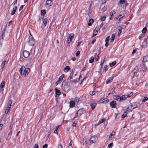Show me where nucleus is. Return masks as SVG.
I'll return each mask as SVG.
<instances>
[{"label":"nucleus","instance_id":"obj_36","mask_svg":"<svg viewBox=\"0 0 148 148\" xmlns=\"http://www.w3.org/2000/svg\"><path fill=\"white\" fill-rule=\"evenodd\" d=\"M142 70H143V72H145L146 71V70H147V69H146V67L145 66L144 64L143 65V66H142Z\"/></svg>","mask_w":148,"mask_h":148},{"label":"nucleus","instance_id":"obj_32","mask_svg":"<svg viewBox=\"0 0 148 148\" xmlns=\"http://www.w3.org/2000/svg\"><path fill=\"white\" fill-rule=\"evenodd\" d=\"M99 57V56L97 53H96L94 55V58L95 60H96L97 61Z\"/></svg>","mask_w":148,"mask_h":148},{"label":"nucleus","instance_id":"obj_58","mask_svg":"<svg viewBox=\"0 0 148 148\" xmlns=\"http://www.w3.org/2000/svg\"><path fill=\"white\" fill-rule=\"evenodd\" d=\"M80 53V52L79 51H77L76 53V56H78L79 55V54Z\"/></svg>","mask_w":148,"mask_h":148},{"label":"nucleus","instance_id":"obj_8","mask_svg":"<svg viewBox=\"0 0 148 148\" xmlns=\"http://www.w3.org/2000/svg\"><path fill=\"white\" fill-rule=\"evenodd\" d=\"M46 4L48 7H49L52 5L53 2L51 0H47Z\"/></svg>","mask_w":148,"mask_h":148},{"label":"nucleus","instance_id":"obj_24","mask_svg":"<svg viewBox=\"0 0 148 148\" xmlns=\"http://www.w3.org/2000/svg\"><path fill=\"white\" fill-rule=\"evenodd\" d=\"M143 62H146L148 61V56H144L143 58Z\"/></svg>","mask_w":148,"mask_h":148},{"label":"nucleus","instance_id":"obj_5","mask_svg":"<svg viewBox=\"0 0 148 148\" xmlns=\"http://www.w3.org/2000/svg\"><path fill=\"white\" fill-rule=\"evenodd\" d=\"M133 94L132 93H131L130 95H123L121 97V101H123L126 99L128 97H130V96L132 95Z\"/></svg>","mask_w":148,"mask_h":148},{"label":"nucleus","instance_id":"obj_22","mask_svg":"<svg viewBox=\"0 0 148 148\" xmlns=\"http://www.w3.org/2000/svg\"><path fill=\"white\" fill-rule=\"evenodd\" d=\"M75 103L73 101H71L70 102V106L71 108L73 107L75 105Z\"/></svg>","mask_w":148,"mask_h":148},{"label":"nucleus","instance_id":"obj_49","mask_svg":"<svg viewBox=\"0 0 148 148\" xmlns=\"http://www.w3.org/2000/svg\"><path fill=\"white\" fill-rule=\"evenodd\" d=\"M110 38V36H108L106 37V40H105L106 42H109Z\"/></svg>","mask_w":148,"mask_h":148},{"label":"nucleus","instance_id":"obj_51","mask_svg":"<svg viewBox=\"0 0 148 148\" xmlns=\"http://www.w3.org/2000/svg\"><path fill=\"white\" fill-rule=\"evenodd\" d=\"M148 99V98L147 97H145L144 99L142 100V102H145Z\"/></svg>","mask_w":148,"mask_h":148},{"label":"nucleus","instance_id":"obj_31","mask_svg":"<svg viewBox=\"0 0 148 148\" xmlns=\"http://www.w3.org/2000/svg\"><path fill=\"white\" fill-rule=\"evenodd\" d=\"M96 105L97 104L96 103H93L92 104L91 108L92 110H93L94 109Z\"/></svg>","mask_w":148,"mask_h":148},{"label":"nucleus","instance_id":"obj_2","mask_svg":"<svg viewBox=\"0 0 148 148\" xmlns=\"http://www.w3.org/2000/svg\"><path fill=\"white\" fill-rule=\"evenodd\" d=\"M27 42L29 45L31 46H34L35 44V41L32 35L29 36Z\"/></svg>","mask_w":148,"mask_h":148},{"label":"nucleus","instance_id":"obj_10","mask_svg":"<svg viewBox=\"0 0 148 148\" xmlns=\"http://www.w3.org/2000/svg\"><path fill=\"white\" fill-rule=\"evenodd\" d=\"M147 40L146 38H145L144 40V42L142 43V47L145 48L147 46Z\"/></svg>","mask_w":148,"mask_h":148},{"label":"nucleus","instance_id":"obj_48","mask_svg":"<svg viewBox=\"0 0 148 148\" xmlns=\"http://www.w3.org/2000/svg\"><path fill=\"white\" fill-rule=\"evenodd\" d=\"M108 65H106L104 67V70L105 71H106L108 69Z\"/></svg>","mask_w":148,"mask_h":148},{"label":"nucleus","instance_id":"obj_25","mask_svg":"<svg viewBox=\"0 0 148 148\" xmlns=\"http://www.w3.org/2000/svg\"><path fill=\"white\" fill-rule=\"evenodd\" d=\"M122 27L120 26L119 27V29L118 30V33L119 35L122 32Z\"/></svg>","mask_w":148,"mask_h":148},{"label":"nucleus","instance_id":"obj_39","mask_svg":"<svg viewBox=\"0 0 148 148\" xmlns=\"http://www.w3.org/2000/svg\"><path fill=\"white\" fill-rule=\"evenodd\" d=\"M116 64L115 61L113 62L112 63L110 64V67H112L114 66Z\"/></svg>","mask_w":148,"mask_h":148},{"label":"nucleus","instance_id":"obj_30","mask_svg":"<svg viewBox=\"0 0 148 148\" xmlns=\"http://www.w3.org/2000/svg\"><path fill=\"white\" fill-rule=\"evenodd\" d=\"M68 83L67 81H63L62 83V86H64V88L65 86H66L67 84Z\"/></svg>","mask_w":148,"mask_h":148},{"label":"nucleus","instance_id":"obj_52","mask_svg":"<svg viewBox=\"0 0 148 148\" xmlns=\"http://www.w3.org/2000/svg\"><path fill=\"white\" fill-rule=\"evenodd\" d=\"M113 145V143H112L108 145V147L109 148H111Z\"/></svg>","mask_w":148,"mask_h":148},{"label":"nucleus","instance_id":"obj_20","mask_svg":"<svg viewBox=\"0 0 148 148\" xmlns=\"http://www.w3.org/2000/svg\"><path fill=\"white\" fill-rule=\"evenodd\" d=\"M134 109L132 105H130L128 107L127 111H132Z\"/></svg>","mask_w":148,"mask_h":148},{"label":"nucleus","instance_id":"obj_38","mask_svg":"<svg viewBox=\"0 0 148 148\" xmlns=\"http://www.w3.org/2000/svg\"><path fill=\"white\" fill-rule=\"evenodd\" d=\"M127 114V113L126 112H125L121 116V117L122 118H124L126 117Z\"/></svg>","mask_w":148,"mask_h":148},{"label":"nucleus","instance_id":"obj_44","mask_svg":"<svg viewBox=\"0 0 148 148\" xmlns=\"http://www.w3.org/2000/svg\"><path fill=\"white\" fill-rule=\"evenodd\" d=\"M106 18L105 16H102L101 17L100 19L102 21H105Z\"/></svg>","mask_w":148,"mask_h":148},{"label":"nucleus","instance_id":"obj_35","mask_svg":"<svg viewBox=\"0 0 148 148\" xmlns=\"http://www.w3.org/2000/svg\"><path fill=\"white\" fill-rule=\"evenodd\" d=\"M94 57L92 56L91 57L89 60V62L90 63H92L94 61Z\"/></svg>","mask_w":148,"mask_h":148},{"label":"nucleus","instance_id":"obj_3","mask_svg":"<svg viewBox=\"0 0 148 148\" xmlns=\"http://www.w3.org/2000/svg\"><path fill=\"white\" fill-rule=\"evenodd\" d=\"M74 37V34L73 33H71L69 35V37L67 38V42L68 44L71 41Z\"/></svg>","mask_w":148,"mask_h":148},{"label":"nucleus","instance_id":"obj_18","mask_svg":"<svg viewBox=\"0 0 148 148\" xmlns=\"http://www.w3.org/2000/svg\"><path fill=\"white\" fill-rule=\"evenodd\" d=\"M113 79V77H109L108 79L107 80L106 83L107 84H109L111 83Z\"/></svg>","mask_w":148,"mask_h":148},{"label":"nucleus","instance_id":"obj_29","mask_svg":"<svg viewBox=\"0 0 148 148\" xmlns=\"http://www.w3.org/2000/svg\"><path fill=\"white\" fill-rule=\"evenodd\" d=\"M94 22V21L93 19H90L88 23V26H90L92 25V23Z\"/></svg>","mask_w":148,"mask_h":148},{"label":"nucleus","instance_id":"obj_9","mask_svg":"<svg viewBox=\"0 0 148 148\" xmlns=\"http://www.w3.org/2000/svg\"><path fill=\"white\" fill-rule=\"evenodd\" d=\"M106 119L104 118H103L102 119H100V121H99V122L95 125V127H96V126H97L99 124L103 123L104 121H106Z\"/></svg>","mask_w":148,"mask_h":148},{"label":"nucleus","instance_id":"obj_6","mask_svg":"<svg viewBox=\"0 0 148 148\" xmlns=\"http://www.w3.org/2000/svg\"><path fill=\"white\" fill-rule=\"evenodd\" d=\"M97 139V137L95 136H92L90 139V143H93L95 142Z\"/></svg>","mask_w":148,"mask_h":148},{"label":"nucleus","instance_id":"obj_7","mask_svg":"<svg viewBox=\"0 0 148 148\" xmlns=\"http://www.w3.org/2000/svg\"><path fill=\"white\" fill-rule=\"evenodd\" d=\"M29 55V52L27 51H24L23 52V56L25 58L28 57Z\"/></svg>","mask_w":148,"mask_h":148},{"label":"nucleus","instance_id":"obj_4","mask_svg":"<svg viewBox=\"0 0 148 148\" xmlns=\"http://www.w3.org/2000/svg\"><path fill=\"white\" fill-rule=\"evenodd\" d=\"M138 67L137 66H136L132 71V72L133 73V74L132 75V78L134 77V76L138 72Z\"/></svg>","mask_w":148,"mask_h":148},{"label":"nucleus","instance_id":"obj_46","mask_svg":"<svg viewBox=\"0 0 148 148\" xmlns=\"http://www.w3.org/2000/svg\"><path fill=\"white\" fill-rule=\"evenodd\" d=\"M115 89L114 88H112L111 90L110 94H113L115 92Z\"/></svg>","mask_w":148,"mask_h":148},{"label":"nucleus","instance_id":"obj_61","mask_svg":"<svg viewBox=\"0 0 148 148\" xmlns=\"http://www.w3.org/2000/svg\"><path fill=\"white\" fill-rule=\"evenodd\" d=\"M48 145L47 144H45L43 145V148H47Z\"/></svg>","mask_w":148,"mask_h":148},{"label":"nucleus","instance_id":"obj_42","mask_svg":"<svg viewBox=\"0 0 148 148\" xmlns=\"http://www.w3.org/2000/svg\"><path fill=\"white\" fill-rule=\"evenodd\" d=\"M115 38V34H112V36L110 38L111 40H114Z\"/></svg>","mask_w":148,"mask_h":148},{"label":"nucleus","instance_id":"obj_37","mask_svg":"<svg viewBox=\"0 0 148 148\" xmlns=\"http://www.w3.org/2000/svg\"><path fill=\"white\" fill-rule=\"evenodd\" d=\"M5 86V82L4 81H3L1 83L0 88H3Z\"/></svg>","mask_w":148,"mask_h":148},{"label":"nucleus","instance_id":"obj_27","mask_svg":"<svg viewBox=\"0 0 148 148\" xmlns=\"http://www.w3.org/2000/svg\"><path fill=\"white\" fill-rule=\"evenodd\" d=\"M70 69L69 67L68 66H66L64 69V72H67Z\"/></svg>","mask_w":148,"mask_h":148},{"label":"nucleus","instance_id":"obj_14","mask_svg":"<svg viewBox=\"0 0 148 148\" xmlns=\"http://www.w3.org/2000/svg\"><path fill=\"white\" fill-rule=\"evenodd\" d=\"M56 90V95H55L56 97L59 96L61 94V92H60V91L56 88L55 89Z\"/></svg>","mask_w":148,"mask_h":148},{"label":"nucleus","instance_id":"obj_63","mask_svg":"<svg viewBox=\"0 0 148 148\" xmlns=\"http://www.w3.org/2000/svg\"><path fill=\"white\" fill-rule=\"evenodd\" d=\"M23 7H24L23 5H21V7L20 8V9H19V11H20L21 10H22V9H23Z\"/></svg>","mask_w":148,"mask_h":148},{"label":"nucleus","instance_id":"obj_54","mask_svg":"<svg viewBox=\"0 0 148 148\" xmlns=\"http://www.w3.org/2000/svg\"><path fill=\"white\" fill-rule=\"evenodd\" d=\"M107 8L106 7L104 6V7L102 8V11L104 12L106 10Z\"/></svg>","mask_w":148,"mask_h":148},{"label":"nucleus","instance_id":"obj_21","mask_svg":"<svg viewBox=\"0 0 148 148\" xmlns=\"http://www.w3.org/2000/svg\"><path fill=\"white\" fill-rule=\"evenodd\" d=\"M88 140V139L86 137H84L83 140V145H86L87 144V141Z\"/></svg>","mask_w":148,"mask_h":148},{"label":"nucleus","instance_id":"obj_28","mask_svg":"<svg viewBox=\"0 0 148 148\" xmlns=\"http://www.w3.org/2000/svg\"><path fill=\"white\" fill-rule=\"evenodd\" d=\"M123 16H122L121 15H119L118 17H116L115 18V19H118V20L117 21V23H119V21L121 18H122Z\"/></svg>","mask_w":148,"mask_h":148},{"label":"nucleus","instance_id":"obj_59","mask_svg":"<svg viewBox=\"0 0 148 148\" xmlns=\"http://www.w3.org/2000/svg\"><path fill=\"white\" fill-rule=\"evenodd\" d=\"M106 1L107 0H101V1L102 3L103 4L106 2Z\"/></svg>","mask_w":148,"mask_h":148},{"label":"nucleus","instance_id":"obj_13","mask_svg":"<svg viewBox=\"0 0 148 148\" xmlns=\"http://www.w3.org/2000/svg\"><path fill=\"white\" fill-rule=\"evenodd\" d=\"M116 103L115 101H112L110 103V105L111 107L115 108L116 106Z\"/></svg>","mask_w":148,"mask_h":148},{"label":"nucleus","instance_id":"obj_47","mask_svg":"<svg viewBox=\"0 0 148 148\" xmlns=\"http://www.w3.org/2000/svg\"><path fill=\"white\" fill-rule=\"evenodd\" d=\"M74 73L71 72V73L70 75L69 76V78L70 79H72L73 78V75Z\"/></svg>","mask_w":148,"mask_h":148},{"label":"nucleus","instance_id":"obj_56","mask_svg":"<svg viewBox=\"0 0 148 148\" xmlns=\"http://www.w3.org/2000/svg\"><path fill=\"white\" fill-rule=\"evenodd\" d=\"M95 91H93L91 92H90V94L91 95H95Z\"/></svg>","mask_w":148,"mask_h":148},{"label":"nucleus","instance_id":"obj_41","mask_svg":"<svg viewBox=\"0 0 148 148\" xmlns=\"http://www.w3.org/2000/svg\"><path fill=\"white\" fill-rule=\"evenodd\" d=\"M115 133L114 132H112L110 134V136L109 137L110 139L112 138L111 137L112 136H113L115 135Z\"/></svg>","mask_w":148,"mask_h":148},{"label":"nucleus","instance_id":"obj_16","mask_svg":"<svg viewBox=\"0 0 148 148\" xmlns=\"http://www.w3.org/2000/svg\"><path fill=\"white\" fill-rule=\"evenodd\" d=\"M113 98L119 101H121V97L119 96L114 95L113 96Z\"/></svg>","mask_w":148,"mask_h":148},{"label":"nucleus","instance_id":"obj_17","mask_svg":"<svg viewBox=\"0 0 148 148\" xmlns=\"http://www.w3.org/2000/svg\"><path fill=\"white\" fill-rule=\"evenodd\" d=\"M17 9V7L16 6L13 9V10L11 11V15H12L14 14L15 13L16 10Z\"/></svg>","mask_w":148,"mask_h":148},{"label":"nucleus","instance_id":"obj_57","mask_svg":"<svg viewBox=\"0 0 148 148\" xmlns=\"http://www.w3.org/2000/svg\"><path fill=\"white\" fill-rule=\"evenodd\" d=\"M34 148H39L38 145V144H35Z\"/></svg>","mask_w":148,"mask_h":148},{"label":"nucleus","instance_id":"obj_11","mask_svg":"<svg viewBox=\"0 0 148 148\" xmlns=\"http://www.w3.org/2000/svg\"><path fill=\"white\" fill-rule=\"evenodd\" d=\"M99 30L100 28H99V27H96L94 31L93 37L95 36L97 34L98 31H99Z\"/></svg>","mask_w":148,"mask_h":148},{"label":"nucleus","instance_id":"obj_12","mask_svg":"<svg viewBox=\"0 0 148 148\" xmlns=\"http://www.w3.org/2000/svg\"><path fill=\"white\" fill-rule=\"evenodd\" d=\"M12 103V100H9L8 102V106L6 109V110L7 111H9L10 109L11 106V104Z\"/></svg>","mask_w":148,"mask_h":148},{"label":"nucleus","instance_id":"obj_45","mask_svg":"<svg viewBox=\"0 0 148 148\" xmlns=\"http://www.w3.org/2000/svg\"><path fill=\"white\" fill-rule=\"evenodd\" d=\"M79 100V98L77 97H76L74 99V101L75 102H78Z\"/></svg>","mask_w":148,"mask_h":148},{"label":"nucleus","instance_id":"obj_19","mask_svg":"<svg viewBox=\"0 0 148 148\" xmlns=\"http://www.w3.org/2000/svg\"><path fill=\"white\" fill-rule=\"evenodd\" d=\"M148 26L147 23H146V26L142 30V33L143 34H145L147 30V27Z\"/></svg>","mask_w":148,"mask_h":148},{"label":"nucleus","instance_id":"obj_26","mask_svg":"<svg viewBox=\"0 0 148 148\" xmlns=\"http://www.w3.org/2000/svg\"><path fill=\"white\" fill-rule=\"evenodd\" d=\"M62 80V77H60L58 80L55 83V84L56 85H57L59 83H60Z\"/></svg>","mask_w":148,"mask_h":148},{"label":"nucleus","instance_id":"obj_33","mask_svg":"<svg viewBox=\"0 0 148 148\" xmlns=\"http://www.w3.org/2000/svg\"><path fill=\"white\" fill-rule=\"evenodd\" d=\"M41 16H44L46 14V12L45 10H41Z\"/></svg>","mask_w":148,"mask_h":148},{"label":"nucleus","instance_id":"obj_55","mask_svg":"<svg viewBox=\"0 0 148 148\" xmlns=\"http://www.w3.org/2000/svg\"><path fill=\"white\" fill-rule=\"evenodd\" d=\"M71 79L69 77L67 79V82L68 83H70V82H71Z\"/></svg>","mask_w":148,"mask_h":148},{"label":"nucleus","instance_id":"obj_64","mask_svg":"<svg viewBox=\"0 0 148 148\" xmlns=\"http://www.w3.org/2000/svg\"><path fill=\"white\" fill-rule=\"evenodd\" d=\"M12 130H10V132L8 134V135H9L10 136H11V135L12 134Z\"/></svg>","mask_w":148,"mask_h":148},{"label":"nucleus","instance_id":"obj_23","mask_svg":"<svg viewBox=\"0 0 148 148\" xmlns=\"http://www.w3.org/2000/svg\"><path fill=\"white\" fill-rule=\"evenodd\" d=\"M132 105L134 108H136L139 107L140 106V104L139 103H133Z\"/></svg>","mask_w":148,"mask_h":148},{"label":"nucleus","instance_id":"obj_53","mask_svg":"<svg viewBox=\"0 0 148 148\" xmlns=\"http://www.w3.org/2000/svg\"><path fill=\"white\" fill-rule=\"evenodd\" d=\"M144 35L143 34H141L139 36V38L140 40H141L142 39V38H143L144 36Z\"/></svg>","mask_w":148,"mask_h":148},{"label":"nucleus","instance_id":"obj_62","mask_svg":"<svg viewBox=\"0 0 148 148\" xmlns=\"http://www.w3.org/2000/svg\"><path fill=\"white\" fill-rule=\"evenodd\" d=\"M5 32H2V39H3V37L5 36Z\"/></svg>","mask_w":148,"mask_h":148},{"label":"nucleus","instance_id":"obj_43","mask_svg":"<svg viewBox=\"0 0 148 148\" xmlns=\"http://www.w3.org/2000/svg\"><path fill=\"white\" fill-rule=\"evenodd\" d=\"M79 78H77L75 80H73V83L75 84L76 82H79Z\"/></svg>","mask_w":148,"mask_h":148},{"label":"nucleus","instance_id":"obj_40","mask_svg":"<svg viewBox=\"0 0 148 148\" xmlns=\"http://www.w3.org/2000/svg\"><path fill=\"white\" fill-rule=\"evenodd\" d=\"M5 62L6 61H4L1 64V68L2 69H3V68H4Z\"/></svg>","mask_w":148,"mask_h":148},{"label":"nucleus","instance_id":"obj_50","mask_svg":"<svg viewBox=\"0 0 148 148\" xmlns=\"http://www.w3.org/2000/svg\"><path fill=\"white\" fill-rule=\"evenodd\" d=\"M125 1V0H120V1L119 2V3L121 4H123L124 3Z\"/></svg>","mask_w":148,"mask_h":148},{"label":"nucleus","instance_id":"obj_60","mask_svg":"<svg viewBox=\"0 0 148 148\" xmlns=\"http://www.w3.org/2000/svg\"><path fill=\"white\" fill-rule=\"evenodd\" d=\"M78 112H77L76 113H75V115L74 116V118H76L78 116Z\"/></svg>","mask_w":148,"mask_h":148},{"label":"nucleus","instance_id":"obj_1","mask_svg":"<svg viewBox=\"0 0 148 148\" xmlns=\"http://www.w3.org/2000/svg\"><path fill=\"white\" fill-rule=\"evenodd\" d=\"M19 72L21 75L26 77L29 74L30 72V69L29 68H26L25 66H22L20 69Z\"/></svg>","mask_w":148,"mask_h":148},{"label":"nucleus","instance_id":"obj_34","mask_svg":"<svg viewBox=\"0 0 148 148\" xmlns=\"http://www.w3.org/2000/svg\"><path fill=\"white\" fill-rule=\"evenodd\" d=\"M47 19L46 18L44 19L43 20V23H44V25L45 26H46L47 25Z\"/></svg>","mask_w":148,"mask_h":148},{"label":"nucleus","instance_id":"obj_15","mask_svg":"<svg viewBox=\"0 0 148 148\" xmlns=\"http://www.w3.org/2000/svg\"><path fill=\"white\" fill-rule=\"evenodd\" d=\"M108 99H101L99 100V102L101 103H106L108 102Z\"/></svg>","mask_w":148,"mask_h":148}]
</instances>
